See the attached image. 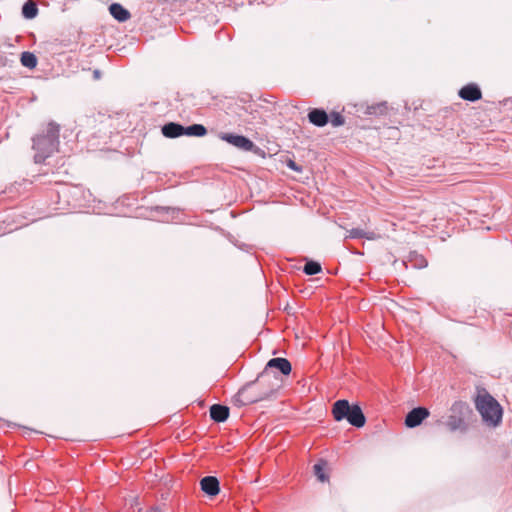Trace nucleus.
Returning a JSON list of instances; mask_svg holds the SVG:
<instances>
[{
	"mask_svg": "<svg viewBox=\"0 0 512 512\" xmlns=\"http://www.w3.org/2000/svg\"><path fill=\"white\" fill-rule=\"evenodd\" d=\"M33 150L35 163H43L54 152L59 145V125L50 122L45 130L37 134L33 139Z\"/></svg>",
	"mask_w": 512,
	"mask_h": 512,
	"instance_id": "obj_1",
	"label": "nucleus"
},
{
	"mask_svg": "<svg viewBox=\"0 0 512 512\" xmlns=\"http://www.w3.org/2000/svg\"><path fill=\"white\" fill-rule=\"evenodd\" d=\"M475 407L488 426L496 427L502 420L500 404L486 391L481 390L475 398Z\"/></svg>",
	"mask_w": 512,
	"mask_h": 512,
	"instance_id": "obj_2",
	"label": "nucleus"
},
{
	"mask_svg": "<svg viewBox=\"0 0 512 512\" xmlns=\"http://www.w3.org/2000/svg\"><path fill=\"white\" fill-rule=\"evenodd\" d=\"M332 415L335 421L346 420L350 425L361 428L366 423L362 408L357 404H350L346 399H339L332 405Z\"/></svg>",
	"mask_w": 512,
	"mask_h": 512,
	"instance_id": "obj_3",
	"label": "nucleus"
},
{
	"mask_svg": "<svg viewBox=\"0 0 512 512\" xmlns=\"http://www.w3.org/2000/svg\"><path fill=\"white\" fill-rule=\"evenodd\" d=\"M256 386H260L256 379L246 383L235 395L234 403L237 406L254 404L268 399L275 391L279 389L278 383H274L270 387L259 389V391H254Z\"/></svg>",
	"mask_w": 512,
	"mask_h": 512,
	"instance_id": "obj_4",
	"label": "nucleus"
},
{
	"mask_svg": "<svg viewBox=\"0 0 512 512\" xmlns=\"http://www.w3.org/2000/svg\"><path fill=\"white\" fill-rule=\"evenodd\" d=\"M273 369H277L281 374L287 376L291 373L292 366L289 360L282 357L271 358L264 370L258 374L256 381L259 385H265V387H270L274 383H278L280 386V380L273 372Z\"/></svg>",
	"mask_w": 512,
	"mask_h": 512,
	"instance_id": "obj_5",
	"label": "nucleus"
},
{
	"mask_svg": "<svg viewBox=\"0 0 512 512\" xmlns=\"http://www.w3.org/2000/svg\"><path fill=\"white\" fill-rule=\"evenodd\" d=\"M470 407L463 401H456L450 408V414L446 421V426L450 431L454 432L457 430L466 431L467 424L465 422L466 415L470 413Z\"/></svg>",
	"mask_w": 512,
	"mask_h": 512,
	"instance_id": "obj_6",
	"label": "nucleus"
},
{
	"mask_svg": "<svg viewBox=\"0 0 512 512\" xmlns=\"http://www.w3.org/2000/svg\"><path fill=\"white\" fill-rule=\"evenodd\" d=\"M219 138L243 151H252L255 147L253 141L243 135L234 133H220Z\"/></svg>",
	"mask_w": 512,
	"mask_h": 512,
	"instance_id": "obj_7",
	"label": "nucleus"
},
{
	"mask_svg": "<svg viewBox=\"0 0 512 512\" xmlns=\"http://www.w3.org/2000/svg\"><path fill=\"white\" fill-rule=\"evenodd\" d=\"M429 415L430 412L427 408L422 406L415 407L407 413L404 423L408 428H415L428 418Z\"/></svg>",
	"mask_w": 512,
	"mask_h": 512,
	"instance_id": "obj_8",
	"label": "nucleus"
},
{
	"mask_svg": "<svg viewBox=\"0 0 512 512\" xmlns=\"http://www.w3.org/2000/svg\"><path fill=\"white\" fill-rule=\"evenodd\" d=\"M458 95L460 98L466 101L475 102L482 98V92L480 87L475 83H469L463 86Z\"/></svg>",
	"mask_w": 512,
	"mask_h": 512,
	"instance_id": "obj_9",
	"label": "nucleus"
},
{
	"mask_svg": "<svg viewBox=\"0 0 512 512\" xmlns=\"http://www.w3.org/2000/svg\"><path fill=\"white\" fill-rule=\"evenodd\" d=\"M201 490L210 497L220 492V483L215 476H205L200 480Z\"/></svg>",
	"mask_w": 512,
	"mask_h": 512,
	"instance_id": "obj_10",
	"label": "nucleus"
},
{
	"mask_svg": "<svg viewBox=\"0 0 512 512\" xmlns=\"http://www.w3.org/2000/svg\"><path fill=\"white\" fill-rule=\"evenodd\" d=\"M307 117L309 122L317 127H324L329 122V116L322 108L310 109Z\"/></svg>",
	"mask_w": 512,
	"mask_h": 512,
	"instance_id": "obj_11",
	"label": "nucleus"
},
{
	"mask_svg": "<svg viewBox=\"0 0 512 512\" xmlns=\"http://www.w3.org/2000/svg\"><path fill=\"white\" fill-rule=\"evenodd\" d=\"M402 263L406 268L412 267L414 269H422L428 265V261L425 259V257L416 251L410 252Z\"/></svg>",
	"mask_w": 512,
	"mask_h": 512,
	"instance_id": "obj_12",
	"label": "nucleus"
},
{
	"mask_svg": "<svg viewBox=\"0 0 512 512\" xmlns=\"http://www.w3.org/2000/svg\"><path fill=\"white\" fill-rule=\"evenodd\" d=\"M229 407L221 404H213L210 407V418L217 422L222 423L225 422L229 417Z\"/></svg>",
	"mask_w": 512,
	"mask_h": 512,
	"instance_id": "obj_13",
	"label": "nucleus"
},
{
	"mask_svg": "<svg viewBox=\"0 0 512 512\" xmlns=\"http://www.w3.org/2000/svg\"><path fill=\"white\" fill-rule=\"evenodd\" d=\"M161 131L166 138H177L184 135V126L176 122H169L162 126Z\"/></svg>",
	"mask_w": 512,
	"mask_h": 512,
	"instance_id": "obj_14",
	"label": "nucleus"
},
{
	"mask_svg": "<svg viewBox=\"0 0 512 512\" xmlns=\"http://www.w3.org/2000/svg\"><path fill=\"white\" fill-rule=\"evenodd\" d=\"M109 12L119 22H125L131 17L130 12L119 3H112Z\"/></svg>",
	"mask_w": 512,
	"mask_h": 512,
	"instance_id": "obj_15",
	"label": "nucleus"
},
{
	"mask_svg": "<svg viewBox=\"0 0 512 512\" xmlns=\"http://www.w3.org/2000/svg\"><path fill=\"white\" fill-rule=\"evenodd\" d=\"M207 134V129L202 124H192L190 126H184V135L203 137Z\"/></svg>",
	"mask_w": 512,
	"mask_h": 512,
	"instance_id": "obj_16",
	"label": "nucleus"
},
{
	"mask_svg": "<svg viewBox=\"0 0 512 512\" xmlns=\"http://www.w3.org/2000/svg\"><path fill=\"white\" fill-rule=\"evenodd\" d=\"M347 232V237L352 239L366 238L368 240H373L376 238V234L374 232H367L361 228H352Z\"/></svg>",
	"mask_w": 512,
	"mask_h": 512,
	"instance_id": "obj_17",
	"label": "nucleus"
},
{
	"mask_svg": "<svg viewBox=\"0 0 512 512\" xmlns=\"http://www.w3.org/2000/svg\"><path fill=\"white\" fill-rule=\"evenodd\" d=\"M38 14V7L33 2H25L22 6V15L26 19H33Z\"/></svg>",
	"mask_w": 512,
	"mask_h": 512,
	"instance_id": "obj_18",
	"label": "nucleus"
},
{
	"mask_svg": "<svg viewBox=\"0 0 512 512\" xmlns=\"http://www.w3.org/2000/svg\"><path fill=\"white\" fill-rule=\"evenodd\" d=\"M322 271L321 264L314 260H307L304 267L303 272L306 275H316Z\"/></svg>",
	"mask_w": 512,
	"mask_h": 512,
	"instance_id": "obj_19",
	"label": "nucleus"
},
{
	"mask_svg": "<svg viewBox=\"0 0 512 512\" xmlns=\"http://www.w3.org/2000/svg\"><path fill=\"white\" fill-rule=\"evenodd\" d=\"M21 63L23 66L27 68H34L37 65V58L36 56L28 51H25L21 54Z\"/></svg>",
	"mask_w": 512,
	"mask_h": 512,
	"instance_id": "obj_20",
	"label": "nucleus"
},
{
	"mask_svg": "<svg viewBox=\"0 0 512 512\" xmlns=\"http://www.w3.org/2000/svg\"><path fill=\"white\" fill-rule=\"evenodd\" d=\"M325 464L326 463L321 460L320 462L316 463L313 466L314 474L317 477V479L321 482H325L328 480V476L324 473Z\"/></svg>",
	"mask_w": 512,
	"mask_h": 512,
	"instance_id": "obj_21",
	"label": "nucleus"
},
{
	"mask_svg": "<svg viewBox=\"0 0 512 512\" xmlns=\"http://www.w3.org/2000/svg\"><path fill=\"white\" fill-rule=\"evenodd\" d=\"M386 109L385 103H379L377 105H371L367 107L366 114L368 115H376L382 114Z\"/></svg>",
	"mask_w": 512,
	"mask_h": 512,
	"instance_id": "obj_22",
	"label": "nucleus"
},
{
	"mask_svg": "<svg viewBox=\"0 0 512 512\" xmlns=\"http://www.w3.org/2000/svg\"><path fill=\"white\" fill-rule=\"evenodd\" d=\"M329 120L334 127L342 126L345 123L344 117L338 112H332Z\"/></svg>",
	"mask_w": 512,
	"mask_h": 512,
	"instance_id": "obj_23",
	"label": "nucleus"
},
{
	"mask_svg": "<svg viewBox=\"0 0 512 512\" xmlns=\"http://www.w3.org/2000/svg\"><path fill=\"white\" fill-rule=\"evenodd\" d=\"M166 510V505H157L150 507L146 512H164Z\"/></svg>",
	"mask_w": 512,
	"mask_h": 512,
	"instance_id": "obj_24",
	"label": "nucleus"
},
{
	"mask_svg": "<svg viewBox=\"0 0 512 512\" xmlns=\"http://www.w3.org/2000/svg\"><path fill=\"white\" fill-rule=\"evenodd\" d=\"M287 166L297 172H300L302 169L299 165H297L293 160H289Z\"/></svg>",
	"mask_w": 512,
	"mask_h": 512,
	"instance_id": "obj_25",
	"label": "nucleus"
},
{
	"mask_svg": "<svg viewBox=\"0 0 512 512\" xmlns=\"http://www.w3.org/2000/svg\"><path fill=\"white\" fill-rule=\"evenodd\" d=\"M99 75H100V72H99L98 70H96V71L94 72V76H95L96 78H98V77H99Z\"/></svg>",
	"mask_w": 512,
	"mask_h": 512,
	"instance_id": "obj_26",
	"label": "nucleus"
}]
</instances>
